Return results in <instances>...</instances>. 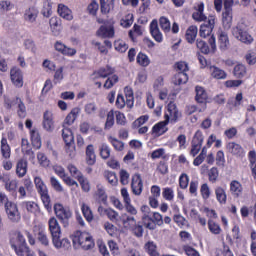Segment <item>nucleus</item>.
<instances>
[{"instance_id": "obj_1", "label": "nucleus", "mask_w": 256, "mask_h": 256, "mask_svg": "<svg viewBox=\"0 0 256 256\" xmlns=\"http://www.w3.org/2000/svg\"><path fill=\"white\" fill-rule=\"evenodd\" d=\"M72 243L74 249H83L89 251L95 247L93 236L87 232L76 231L72 234Z\"/></svg>"}, {"instance_id": "obj_2", "label": "nucleus", "mask_w": 256, "mask_h": 256, "mask_svg": "<svg viewBox=\"0 0 256 256\" xmlns=\"http://www.w3.org/2000/svg\"><path fill=\"white\" fill-rule=\"evenodd\" d=\"M232 35L237 41L244 43V45H251L254 41L253 36L247 32L245 21H240L236 27L232 28Z\"/></svg>"}, {"instance_id": "obj_3", "label": "nucleus", "mask_w": 256, "mask_h": 256, "mask_svg": "<svg viewBox=\"0 0 256 256\" xmlns=\"http://www.w3.org/2000/svg\"><path fill=\"white\" fill-rule=\"evenodd\" d=\"M34 184L37 190V193L40 195L43 205L46 209H51V196H49V190L47 189V185L43 182L41 177L36 176L34 178Z\"/></svg>"}, {"instance_id": "obj_4", "label": "nucleus", "mask_w": 256, "mask_h": 256, "mask_svg": "<svg viewBox=\"0 0 256 256\" xmlns=\"http://www.w3.org/2000/svg\"><path fill=\"white\" fill-rule=\"evenodd\" d=\"M54 213L62 223L63 227H69V219L73 217L71 209L65 208L63 204L58 203L54 205Z\"/></svg>"}, {"instance_id": "obj_5", "label": "nucleus", "mask_w": 256, "mask_h": 256, "mask_svg": "<svg viewBox=\"0 0 256 256\" xmlns=\"http://www.w3.org/2000/svg\"><path fill=\"white\" fill-rule=\"evenodd\" d=\"M5 212L11 223H19L21 221V212H19V207L14 202L6 205Z\"/></svg>"}, {"instance_id": "obj_6", "label": "nucleus", "mask_w": 256, "mask_h": 256, "mask_svg": "<svg viewBox=\"0 0 256 256\" xmlns=\"http://www.w3.org/2000/svg\"><path fill=\"white\" fill-rule=\"evenodd\" d=\"M202 147H203V132H201V130H198L192 138L191 150H190L191 155L195 157V155H197L199 151H201Z\"/></svg>"}, {"instance_id": "obj_7", "label": "nucleus", "mask_w": 256, "mask_h": 256, "mask_svg": "<svg viewBox=\"0 0 256 256\" xmlns=\"http://www.w3.org/2000/svg\"><path fill=\"white\" fill-rule=\"evenodd\" d=\"M213 29H215V17L214 16H210L208 18L207 23L206 24H202L200 26V31H199L200 37H203L204 39L206 37H209V35H211V33H213Z\"/></svg>"}, {"instance_id": "obj_8", "label": "nucleus", "mask_w": 256, "mask_h": 256, "mask_svg": "<svg viewBox=\"0 0 256 256\" xmlns=\"http://www.w3.org/2000/svg\"><path fill=\"white\" fill-rule=\"evenodd\" d=\"M43 129L48 133H53L55 130V121L53 120V112L46 110L43 114L42 121Z\"/></svg>"}, {"instance_id": "obj_9", "label": "nucleus", "mask_w": 256, "mask_h": 256, "mask_svg": "<svg viewBox=\"0 0 256 256\" xmlns=\"http://www.w3.org/2000/svg\"><path fill=\"white\" fill-rule=\"evenodd\" d=\"M181 117V113H179V110L177 109V105L173 102H170L167 106V112L165 113V121L169 123L170 121H177Z\"/></svg>"}, {"instance_id": "obj_10", "label": "nucleus", "mask_w": 256, "mask_h": 256, "mask_svg": "<svg viewBox=\"0 0 256 256\" xmlns=\"http://www.w3.org/2000/svg\"><path fill=\"white\" fill-rule=\"evenodd\" d=\"M94 199L98 201V203H103V205H107V192L105 191V186L101 183L96 184V190L94 192Z\"/></svg>"}, {"instance_id": "obj_11", "label": "nucleus", "mask_w": 256, "mask_h": 256, "mask_svg": "<svg viewBox=\"0 0 256 256\" xmlns=\"http://www.w3.org/2000/svg\"><path fill=\"white\" fill-rule=\"evenodd\" d=\"M10 79L16 87H23V72L15 67L10 70Z\"/></svg>"}, {"instance_id": "obj_12", "label": "nucleus", "mask_w": 256, "mask_h": 256, "mask_svg": "<svg viewBox=\"0 0 256 256\" xmlns=\"http://www.w3.org/2000/svg\"><path fill=\"white\" fill-rule=\"evenodd\" d=\"M204 9H205V4H203V2L194 6L192 19H194V21H198L199 23H201L202 21H207V16H205V14L203 13Z\"/></svg>"}, {"instance_id": "obj_13", "label": "nucleus", "mask_w": 256, "mask_h": 256, "mask_svg": "<svg viewBox=\"0 0 256 256\" xmlns=\"http://www.w3.org/2000/svg\"><path fill=\"white\" fill-rule=\"evenodd\" d=\"M131 187L134 195H141V193H143V180L141 179V175L135 174L133 176Z\"/></svg>"}, {"instance_id": "obj_14", "label": "nucleus", "mask_w": 256, "mask_h": 256, "mask_svg": "<svg viewBox=\"0 0 256 256\" xmlns=\"http://www.w3.org/2000/svg\"><path fill=\"white\" fill-rule=\"evenodd\" d=\"M96 35L102 39H112V37H115V29L113 26H101Z\"/></svg>"}, {"instance_id": "obj_15", "label": "nucleus", "mask_w": 256, "mask_h": 256, "mask_svg": "<svg viewBox=\"0 0 256 256\" xmlns=\"http://www.w3.org/2000/svg\"><path fill=\"white\" fill-rule=\"evenodd\" d=\"M79 113H81V110L79 108H73L71 112L66 116L62 127H71L73 123L77 120V117H79Z\"/></svg>"}, {"instance_id": "obj_16", "label": "nucleus", "mask_w": 256, "mask_h": 256, "mask_svg": "<svg viewBox=\"0 0 256 256\" xmlns=\"http://www.w3.org/2000/svg\"><path fill=\"white\" fill-rule=\"evenodd\" d=\"M52 243L56 249H69L71 248V242L69 239H61V235L54 236L52 238Z\"/></svg>"}, {"instance_id": "obj_17", "label": "nucleus", "mask_w": 256, "mask_h": 256, "mask_svg": "<svg viewBox=\"0 0 256 256\" xmlns=\"http://www.w3.org/2000/svg\"><path fill=\"white\" fill-rule=\"evenodd\" d=\"M150 33L157 43H161V41H163V34H161V30H159V23L157 20H153L151 22Z\"/></svg>"}, {"instance_id": "obj_18", "label": "nucleus", "mask_w": 256, "mask_h": 256, "mask_svg": "<svg viewBox=\"0 0 256 256\" xmlns=\"http://www.w3.org/2000/svg\"><path fill=\"white\" fill-rule=\"evenodd\" d=\"M48 225L52 238L61 235V226L59 225V221H57V218H50L48 221Z\"/></svg>"}, {"instance_id": "obj_19", "label": "nucleus", "mask_w": 256, "mask_h": 256, "mask_svg": "<svg viewBox=\"0 0 256 256\" xmlns=\"http://www.w3.org/2000/svg\"><path fill=\"white\" fill-rule=\"evenodd\" d=\"M209 73L212 79H227V72L217 66H210Z\"/></svg>"}, {"instance_id": "obj_20", "label": "nucleus", "mask_w": 256, "mask_h": 256, "mask_svg": "<svg viewBox=\"0 0 256 256\" xmlns=\"http://www.w3.org/2000/svg\"><path fill=\"white\" fill-rule=\"evenodd\" d=\"M227 149L229 153L232 155H235L236 157H243L245 150H243V147L241 145L235 143V142H230L227 144Z\"/></svg>"}, {"instance_id": "obj_21", "label": "nucleus", "mask_w": 256, "mask_h": 256, "mask_svg": "<svg viewBox=\"0 0 256 256\" xmlns=\"http://www.w3.org/2000/svg\"><path fill=\"white\" fill-rule=\"evenodd\" d=\"M56 51H59V53H62V55H70L73 56L75 55V53H77V50H75L74 48H69L67 46H65V44H63L60 41H57L54 45Z\"/></svg>"}, {"instance_id": "obj_22", "label": "nucleus", "mask_w": 256, "mask_h": 256, "mask_svg": "<svg viewBox=\"0 0 256 256\" xmlns=\"http://www.w3.org/2000/svg\"><path fill=\"white\" fill-rule=\"evenodd\" d=\"M58 14L60 17H62V19H66V21H73V14L71 13V9L63 4L58 5Z\"/></svg>"}, {"instance_id": "obj_23", "label": "nucleus", "mask_w": 256, "mask_h": 256, "mask_svg": "<svg viewBox=\"0 0 256 256\" xmlns=\"http://www.w3.org/2000/svg\"><path fill=\"white\" fill-rule=\"evenodd\" d=\"M168 123L169 122L166 120L157 123L156 125L153 126L152 133L158 136L164 135V133H167L168 131V128H167Z\"/></svg>"}, {"instance_id": "obj_24", "label": "nucleus", "mask_w": 256, "mask_h": 256, "mask_svg": "<svg viewBox=\"0 0 256 256\" xmlns=\"http://www.w3.org/2000/svg\"><path fill=\"white\" fill-rule=\"evenodd\" d=\"M96 160L97 156L95 155V147L93 144H90L86 147V162L89 165H95Z\"/></svg>"}, {"instance_id": "obj_25", "label": "nucleus", "mask_w": 256, "mask_h": 256, "mask_svg": "<svg viewBox=\"0 0 256 256\" xmlns=\"http://www.w3.org/2000/svg\"><path fill=\"white\" fill-rule=\"evenodd\" d=\"M51 31L55 37L61 34V20L57 17H52L49 21Z\"/></svg>"}, {"instance_id": "obj_26", "label": "nucleus", "mask_w": 256, "mask_h": 256, "mask_svg": "<svg viewBox=\"0 0 256 256\" xmlns=\"http://www.w3.org/2000/svg\"><path fill=\"white\" fill-rule=\"evenodd\" d=\"M197 26H190L186 30L185 38L188 43L192 45V43H195V40L197 39V33H198Z\"/></svg>"}, {"instance_id": "obj_27", "label": "nucleus", "mask_w": 256, "mask_h": 256, "mask_svg": "<svg viewBox=\"0 0 256 256\" xmlns=\"http://www.w3.org/2000/svg\"><path fill=\"white\" fill-rule=\"evenodd\" d=\"M222 25L224 29H231V25H233V12L224 11L222 13Z\"/></svg>"}, {"instance_id": "obj_28", "label": "nucleus", "mask_w": 256, "mask_h": 256, "mask_svg": "<svg viewBox=\"0 0 256 256\" xmlns=\"http://www.w3.org/2000/svg\"><path fill=\"white\" fill-rule=\"evenodd\" d=\"M16 175L18 177H25L27 175V160L20 159L16 165Z\"/></svg>"}, {"instance_id": "obj_29", "label": "nucleus", "mask_w": 256, "mask_h": 256, "mask_svg": "<svg viewBox=\"0 0 256 256\" xmlns=\"http://www.w3.org/2000/svg\"><path fill=\"white\" fill-rule=\"evenodd\" d=\"M12 247L14 248L16 254L18 256H32L33 252L29 247H27V244H24L22 246H17L15 244H12Z\"/></svg>"}, {"instance_id": "obj_30", "label": "nucleus", "mask_w": 256, "mask_h": 256, "mask_svg": "<svg viewBox=\"0 0 256 256\" xmlns=\"http://www.w3.org/2000/svg\"><path fill=\"white\" fill-rule=\"evenodd\" d=\"M3 182L5 185L6 191H8L9 193H12V194L16 193L17 187L19 185V182L17 180H11L9 178H4Z\"/></svg>"}, {"instance_id": "obj_31", "label": "nucleus", "mask_w": 256, "mask_h": 256, "mask_svg": "<svg viewBox=\"0 0 256 256\" xmlns=\"http://www.w3.org/2000/svg\"><path fill=\"white\" fill-rule=\"evenodd\" d=\"M62 138L66 145H71L74 141L73 131L69 127L62 126Z\"/></svg>"}, {"instance_id": "obj_32", "label": "nucleus", "mask_w": 256, "mask_h": 256, "mask_svg": "<svg viewBox=\"0 0 256 256\" xmlns=\"http://www.w3.org/2000/svg\"><path fill=\"white\" fill-rule=\"evenodd\" d=\"M195 91V100L197 101V103H205L207 101V91H205V88L201 86H196Z\"/></svg>"}, {"instance_id": "obj_33", "label": "nucleus", "mask_w": 256, "mask_h": 256, "mask_svg": "<svg viewBox=\"0 0 256 256\" xmlns=\"http://www.w3.org/2000/svg\"><path fill=\"white\" fill-rule=\"evenodd\" d=\"M1 155L5 160L11 158V146H9L5 138H2L1 140Z\"/></svg>"}, {"instance_id": "obj_34", "label": "nucleus", "mask_w": 256, "mask_h": 256, "mask_svg": "<svg viewBox=\"0 0 256 256\" xmlns=\"http://www.w3.org/2000/svg\"><path fill=\"white\" fill-rule=\"evenodd\" d=\"M189 81V76L186 72H178L174 75L173 83L174 85H185Z\"/></svg>"}, {"instance_id": "obj_35", "label": "nucleus", "mask_w": 256, "mask_h": 256, "mask_svg": "<svg viewBox=\"0 0 256 256\" xmlns=\"http://www.w3.org/2000/svg\"><path fill=\"white\" fill-rule=\"evenodd\" d=\"M30 136L33 147H35V149H41V136L39 135V131L32 129L30 131Z\"/></svg>"}, {"instance_id": "obj_36", "label": "nucleus", "mask_w": 256, "mask_h": 256, "mask_svg": "<svg viewBox=\"0 0 256 256\" xmlns=\"http://www.w3.org/2000/svg\"><path fill=\"white\" fill-rule=\"evenodd\" d=\"M230 191L232 195H235L236 197H239L241 193L243 192V186L241 185V182L237 180H233L230 183Z\"/></svg>"}, {"instance_id": "obj_37", "label": "nucleus", "mask_w": 256, "mask_h": 256, "mask_svg": "<svg viewBox=\"0 0 256 256\" xmlns=\"http://www.w3.org/2000/svg\"><path fill=\"white\" fill-rule=\"evenodd\" d=\"M219 47L222 51H225L229 47V36L225 32H221L218 36Z\"/></svg>"}, {"instance_id": "obj_38", "label": "nucleus", "mask_w": 256, "mask_h": 256, "mask_svg": "<svg viewBox=\"0 0 256 256\" xmlns=\"http://www.w3.org/2000/svg\"><path fill=\"white\" fill-rule=\"evenodd\" d=\"M233 74L237 77V79H243L247 75V67L243 64H237L234 67Z\"/></svg>"}, {"instance_id": "obj_39", "label": "nucleus", "mask_w": 256, "mask_h": 256, "mask_svg": "<svg viewBox=\"0 0 256 256\" xmlns=\"http://www.w3.org/2000/svg\"><path fill=\"white\" fill-rule=\"evenodd\" d=\"M125 97H126V105L127 107H133V104L135 103V97L133 96V89L129 87L124 88Z\"/></svg>"}, {"instance_id": "obj_40", "label": "nucleus", "mask_w": 256, "mask_h": 256, "mask_svg": "<svg viewBox=\"0 0 256 256\" xmlns=\"http://www.w3.org/2000/svg\"><path fill=\"white\" fill-rule=\"evenodd\" d=\"M81 211H82L86 221H88V223H91V221H93V211L91 210V207H89V205L83 203L81 205Z\"/></svg>"}, {"instance_id": "obj_41", "label": "nucleus", "mask_w": 256, "mask_h": 256, "mask_svg": "<svg viewBox=\"0 0 256 256\" xmlns=\"http://www.w3.org/2000/svg\"><path fill=\"white\" fill-rule=\"evenodd\" d=\"M24 17L29 23H35L37 19V10H35V8H28L25 11Z\"/></svg>"}, {"instance_id": "obj_42", "label": "nucleus", "mask_w": 256, "mask_h": 256, "mask_svg": "<svg viewBox=\"0 0 256 256\" xmlns=\"http://www.w3.org/2000/svg\"><path fill=\"white\" fill-rule=\"evenodd\" d=\"M123 225H128L129 227H135L137 225V220L134 216H129L127 214H122L120 217Z\"/></svg>"}, {"instance_id": "obj_43", "label": "nucleus", "mask_w": 256, "mask_h": 256, "mask_svg": "<svg viewBox=\"0 0 256 256\" xmlns=\"http://www.w3.org/2000/svg\"><path fill=\"white\" fill-rule=\"evenodd\" d=\"M144 247L150 256H160L159 252H157V244L155 242L149 241Z\"/></svg>"}, {"instance_id": "obj_44", "label": "nucleus", "mask_w": 256, "mask_h": 256, "mask_svg": "<svg viewBox=\"0 0 256 256\" xmlns=\"http://www.w3.org/2000/svg\"><path fill=\"white\" fill-rule=\"evenodd\" d=\"M141 35H143V30L140 25L135 24L133 29L129 31V37L132 41H135V39H137V37H141Z\"/></svg>"}, {"instance_id": "obj_45", "label": "nucleus", "mask_w": 256, "mask_h": 256, "mask_svg": "<svg viewBox=\"0 0 256 256\" xmlns=\"http://www.w3.org/2000/svg\"><path fill=\"white\" fill-rule=\"evenodd\" d=\"M215 195L219 203H227V194L225 193V189H223L222 187H217L215 189Z\"/></svg>"}, {"instance_id": "obj_46", "label": "nucleus", "mask_w": 256, "mask_h": 256, "mask_svg": "<svg viewBox=\"0 0 256 256\" xmlns=\"http://www.w3.org/2000/svg\"><path fill=\"white\" fill-rule=\"evenodd\" d=\"M113 73H115V69H113L110 66H106L105 68H100L97 71V75H99V77H102V79H105V78L109 77L110 75H113Z\"/></svg>"}, {"instance_id": "obj_47", "label": "nucleus", "mask_w": 256, "mask_h": 256, "mask_svg": "<svg viewBox=\"0 0 256 256\" xmlns=\"http://www.w3.org/2000/svg\"><path fill=\"white\" fill-rule=\"evenodd\" d=\"M196 47L197 49H199V51H201V53H203L204 55H209V52L211 51L209 49V45H207V42L201 40V39H197L196 40Z\"/></svg>"}, {"instance_id": "obj_48", "label": "nucleus", "mask_w": 256, "mask_h": 256, "mask_svg": "<svg viewBox=\"0 0 256 256\" xmlns=\"http://www.w3.org/2000/svg\"><path fill=\"white\" fill-rule=\"evenodd\" d=\"M104 177L105 179L108 181V183L112 186L117 185L118 183V179H117V174H115V172H111V171H105L104 172Z\"/></svg>"}, {"instance_id": "obj_49", "label": "nucleus", "mask_w": 256, "mask_h": 256, "mask_svg": "<svg viewBox=\"0 0 256 256\" xmlns=\"http://www.w3.org/2000/svg\"><path fill=\"white\" fill-rule=\"evenodd\" d=\"M208 229L213 235H221V226L213 220L208 221Z\"/></svg>"}, {"instance_id": "obj_50", "label": "nucleus", "mask_w": 256, "mask_h": 256, "mask_svg": "<svg viewBox=\"0 0 256 256\" xmlns=\"http://www.w3.org/2000/svg\"><path fill=\"white\" fill-rule=\"evenodd\" d=\"M151 63V60H149V57L145 55L144 53H139L137 55V64L141 65L142 67H149V64Z\"/></svg>"}, {"instance_id": "obj_51", "label": "nucleus", "mask_w": 256, "mask_h": 256, "mask_svg": "<svg viewBox=\"0 0 256 256\" xmlns=\"http://www.w3.org/2000/svg\"><path fill=\"white\" fill-rule=\"evenodd\" d=\"M77 181L80 183L82 191L85 193H89L91 191V184L89 183V180L85 178V176L82 175Z\"/></svg>"}, {"instance_id": "obj_52", "label": "nucleus", "mask_w": 256, "mask_h": 256, "mask_svg": "<svg viewBox=\"0 0 256 256\" xmlns=\"http://www.w3.org/2000/svg\"><path fill=\"white\" fill-rule=\"evenodd\" d=\"M114 49L116 51H118L119 53H125V51H127V49H129V46L123 40H116L114 42Z\"/></svg>"}, {"instance_id": "obj_53", "label": "nucleus", "mask_w": 256, "mask_h": 256, "mask_svg": "<svg viewBox=\"0 0 256 256\" xmlns=\"http://www.w3.org/2000/svg\"><path fill=\"white\" fill-rule=\"evenodd\" d=\"M159 23L162 31H165L166 33H169L171 31V22L167 19V17H160Z\"/></svg>"}, {"instance_id": "obj_54", "label": "nucleus", "mask_w": 256, "mask_h": 256, "mask_svg": "<svg viewBox=\"0 0 256 256\" xmlns=\"http://www.w3.org/2000/svg\"><path fill=\"white\" fill-rule=\"evenodd\" d=\"M115 125V112L113 110H110L107 113L106 123H105V129H111Z\"/></svg>"}, {"instance_id": "obj_55", "label": "nucleus", "mask_w": 256, "mask_h": 256, "mask_svg": "<svg viewBox=\"0 0 256 256\" xmlns=\"http://www.w3.org/2000/svg\"><path fill=\"white\" fill-rule=\"evenodd\" d=\"M142 221L146 229H150V231H155V229H157V224L153 220V216H150L148 218H142Z\"/></svg>"}, {"instance_id": "obj_56", "label": "nucleus", "mask_w": 256, "mask_h": 256, "mask_svg": "<svg viewBox=\"0 0 256 256\" xmlns=\"http://www.w3.org/2000/svg\"><path fill=\"white\" fill-rule=\"evenodd\" d=\"M13 9V4L9 0H2L0 1V11L1 13H8Z\"/></svg>"}, {"instance_id": "obj_57", "label": "nucleus", "mask_w": 256, "mask_h": 256, "mask_svg": "<svg viewBox=\"0 0 256 256\" xmlns=\"http://www.w3.org/2000/svg\"><path fill=\"white\" fill-rule=\"evenodd\" d=\"M50 185L54 190L57 191V193H63V186L54 176L50 178Z\"/></svg>"}, {"instance_id": "obj_58", "label": "nucleus", "mask_w": 256, "mask_h": 256, "mask_svg": "<svg viewBox=\"0 0 256 256\" xmlns=\"http://www.w3.org/2000/svg\"><path fill=\"white\" fill-rule=\"evenodd\" d=\"M104 215H106L108 217V219H110V221H113L114 223L119 218V213H117V211H115L111 208L104 210Z\"/></svg>"}, {"instance_id": "obj_59", "label": "nucleus", "mask_w": 256, "mask_h": 256, "mask_svg": "<svg viewBox=\"0 0 256 256\" xmlns=\"http://www.w3.org/2000/svg\"><path fill=\"white\" fill-rule=\"evenodd\" d=\"M119 81V76L118 75H112L111 77H108L107 80L104 83V88L105 89H111L115 83Z\"/></svg>"}, {"instance_id": "obj_60", "label": "nucleus", "mask_w": 256, "mask_h": 256, "mask_svg": "<svg viewBox=\"0 0 256 256\" xmlns=\"http://www.w3.org/2000/svg\"><path fill=\"white\" fill-rule=\"evenodd\" d=\"M100 156L102 157V159H109V157H111V149L107 144L101 145Z\"/></svg>"}, {"instance_id": "obj_61", "label": "nucleus", "mask_w": 256, "mask_h": 256, "mask_svg": "<svg viewBox=\"0 0 256 256\" xmlns=\"http://www.w3.org/2000/svg\"><path fill=\"white\" fill-rule=\"evenodd\" d=\"M110 143L113 145L114 149H116V151H123L125 144L119 140H117L116 138L113 137H109L108 138Z\"/></svg>"}, {"instance_id": "obj_62", "label": "nucleus", "mask_w": 256, "mask_h": 256, "mask_svg": "<svg viewBox=\"0 0 256 256\" xmlns=\"http://www.w3.org/2000/svg\"><path fill=\"white\" fill-rule=\"evenodd\" d=\"M38 163L41 165V167H49V159H47V156L43 154V152H39L37 154Z\"/></svg>"}, {"instance_id": "obj_63", "label": "nucleus", "mask_w": 256, "mask_h": 256, "mask_svg": "<svg viewBox=\"0 0 256 256\" xmlns=\"http://www.w3.org/2000/svg\"><path fill=\"white\" fill-rule=\"evenodd\" d=\"M38 241L41 243V245H44V247H49V237H47L45 232H38Z\"/></svg>"}, {"instance_id": "obj_64", "label": "nucleus", "mask_w": 256, "mask_h": 256, "mask_svg": "<svg viewBox=\"0 0 256 256\" xmlns=\"http://www.w3.org/2000/svg\"><path fill=\"white\" fill-rule=\"evenodd\" d=\"M162 196L166 199V201H173L175 194L173 192V189L164 188L162 192Z\"/></svg>"}]
</instances>
